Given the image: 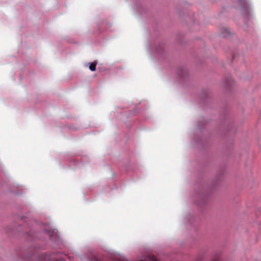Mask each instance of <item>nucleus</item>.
I'll list each match as a JSON object with an SVG mask.
<instances>
[{
  "label": "nucleus",
  "instance_id": "nucleus-1",
  "mask_svg": "<svg viewBox=\"0 0 261 261\" xmlns=\"http://www.w3.org/2000/svg\"><path fill=\"white\" fill-rule=\"evenodd\" d=\"M48 227L49 229L44 228V231L48 234L51 240L59 244L61 242V240L58 234V231L55 229H53L50 226H48Z\"/></svg>",
  "mask_w": 261,
  "mask_h": 261
},
{
  "label": "nucleus",
  "instance_id": "nucleus-2",
  "mask_svg": "<svg viewBox=\"0 0 261 261\" xmlns=\"http://www.w3.org/2000/svg\"><path fill=\"white\" fill-rule=\"evenodd\" d=\"M239 3L244 17L251 14V6L247 0H239Z\"/></svg>",
  "mask_w": 261,
  "mask_h": 261
},
{
  "label": "nucleus",
  "instance_id": "nucleus-3",
  "mask_svg": "<svg viewBox=\"0 0 261 261\" xmlns=\"http://www.w3.org/2000/svg\"><path fill=\"white\" fill-rule=\"evenodd\" d=\"M50 259H54V261H64L62 258L57 259L54 257H51V258L47 257L46 255L43 254L40 255L39 257L36 258V261H49Z\"/></svg>",
  "mask_w": 261,
  "mask_h": 261
},
{
  "label": "nucleus",
  "instance_id": "nucleus-4",
  "mask_svg": "<svg viewBox=\"0 0 261 261\" xmlns=\"http://www.w3.org/2000/svg\"><path fill=\"white\" fill-rule=\"evenodd\" d=\"M230 34V32L228 28H223L221 31V35L223 37H227Z\"/></svg>",
  "mask_w": 261,
  "mask_h": 261
},
{
  "label": "nucleus",
  "instance_id": "nucleus-5",
  "mask_svg": "<svg viewBox=\"0 0 261 261\" xmlns=\"http://www.w3.org/2000/svg\"><path fill=\"white\" fill-rule=\"evenodd\" d=\"M96 63L92 62L89 64V69L92 71H94L96 70Z\"/></svg>",
  "mask_w": 261,
  "mask_h": 261
},
{
  "label": "nucleus",
  "instance_id": "nucleus-6",
  "mask_svg": "<svg viewBox=\"0 0 261 261\" xmlns=\"http://www.w3.org/2000/svg\"><path fill=\"white\" fill-rule=\"evenodd\" d=\"M156 53H159L160 51L159 50L158 48H156Z\"/></svg>",
  "mask_w": 261,
  "mask_h": 261
},
{
  "label": "nucleus",
  "instance_id": "nucleus-7",
  "mask_svg": "<svg viewBox=\"0 0 261 261\" xmlns=\"http://www.w3.org/2000/svg\"><path fill=\"white\" fill-rule=\"evenodd\" d=\"M213 261H217V260H216V259H215V260H213Z\"/></svg>",
  "mask_w": 261,
  "mask_h": 261
}]
</instances>
